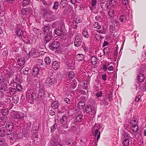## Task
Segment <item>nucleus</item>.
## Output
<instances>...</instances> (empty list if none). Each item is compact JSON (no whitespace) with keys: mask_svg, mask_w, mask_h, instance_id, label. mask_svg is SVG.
I'll return each mask as SVG.
<instances>
[{"mask_svg":"<svg viewBox=\"0 0 146 146\" xmlns=\"http://www.w3.org/2000/svg\"><path fill=\"white\" fill-rule=\"evenodd\" d=\"M48 76L49 77L46 79V83L49 85H52L56 83V79L54 76L53 75L52 73L48 72Z\"/></svg>","mask_w":146,"mask_h":146,"instance_id":"1","label":"nucleus"},{"mask_svg":"<svg viewBox=\"0 0 146 146\" xmlns=\"http://www.w3.org/2000/svg\"><path fill=\"white\" fill-rule=\"evenodd\" d=\"M49 25H44L42 28L43 33L44 34H52V29L50 27Z\"/></svg>","mask_w":146,"mask_h":146,"instance_id":"2","label":"nucleus"},{"mask_svg":"<svg viewBox=\"0 0 146 146\" xmlns=\"http://www.w3.org/2000/svg\"><path fill=\"white\" fill-rule=\"evenodd\" d=\"M60 45L59 42L57 41H53L51 44H49L48 46L50 49L52 51L58 48Z\"/></svg>","mask_w":146,"mask_h":146,"instance_id":"3","label":"nucleus"},{"mask_svg":"<svg viewBox=\"0 0 146 146\" xmlns=\"http://www.w3.org/2000/svg\"><path fill=\"white\" fill-rule=\"evenodd\" d=\"M31 90L27 91L26 94V97L27 100L31 104H32L33 102L32 95Z\"/></svg>","mask_w":146,"mask_h":146,"instance_id":"4","label":"nucleus"},{"mask_svg":"<svg viewBox=\"0 0 146 146\" xmlns=\"http://www.w3.org/2000/svg\"><path fill=\"white\" fill-rule=\"evenodd\" d=\"M16 92V91L15 88L10 87L7 90L6 93L8 96L11 97L14 95Z\"/></svg>","mask_w":146,"mask_h":146,"instance_id":"5","label":"nucleus"},{"mask_svg":"<svg viewBox=\"0 0 146 146\" xmlns=\"http://www.w3.org/2000/svg\"><path fill=\"white\" fill-rule=\"evenodd\" d=\"M40 13L41 15L43 16H46L48 15H52L53 14V13L50 11H47L46 9H42L41 10Z\"/></svg>","mask_w":146,"mask_h":146,"instance_id":"6","label":"nucleus"},{"mask_svg":"<svg viewBox=\"0 0 146 146\" xmlns=\"http://www.w3.org/2000/svg\"><path fill=\"white\" fill-rule=\"evenodd\" d=\"M112 97V95H110L108 97L105 96L102 100V102L105 106H107L108 104V102H109L112 100L111 97Z\"/></svg>","mask_w":146,"mask_h":146,"instance_id":"7","label":"nucleus"},{"mask_svg":"<svg viewBox=\"0 0 146 146\" xmlns=\"http://www.w3.org/2000/svg\"><path fill=\"white\" fill-rule=\"evenodd\" d=\"M53 33L56 34L58 36H62L64 35L62 30L60 28H57L54 30ZM54 35H55L54 34Z\"/></svg>","mask_w":146,"mask_h":146,"instance_id":"8","label":"nucleus"},{"mask_svg":"<svg viewBox=\"0 0 146 146\" xmlns=\"http://www.w3.org/2000/svg\"><path fill=\"white\" fill-rule=\"evenodd\" d=\"M110 2L106 1L102 2L100 3L101 6L102 8L103 9H108L109 8L110 5Z\"/></svg>","mask_w":146,"mask_h":146,"instance_id":"9","label":"nucleus"},{"mask_svg":"<svg viewBox=\"0 0 146 146\" xmlns=\"http://www.w3.org/2000/svg\"><path fill=\"white\" fill-rule=\"evenodd\" d=\"M14 126L13 123L11 122H8L6 124L5 127L6 129L9 131L12 132Z\"/></svg>","mask_w":146,"mask_h":146,"instance_id":"10","label":"nucleus"},{"mask_svg":"<svg viewBox=\"0 0 146 146\" xmlns=\"http://www.w3.org/2000/svg\"><path fill=\"white\" fill-rule=\"evenodd\" d=\"M82 38H75L74 41V45L77 47H78L81 45Z\"/></svg>","mask_w":146,"mask_h":146,"instance_id":"11","label":"nucleus"},{"mask_svg":"<svg viewBox=\"0 0 146 146\" xmlns=\"http://www.w3.org/2000/svg\"><path fill=\"white\" fill-rule=\"evenodd\" d=\"M31 94L32 95V98L33 100H35L38 99V94L37 92L36 91H33L31 90Z\"/></svg>","mask_w":146,"mask_h":146,"instance_id":"12","label":"nucleus"},{"mask_svg":"<svg viewBox=\"0 0 146 146\" xmlns=\"http://www.w3.org/2000/svg\"><path fill=\"white\" fill-rule=\"evenodd\" d=\"M52 34H45L44 38L45 43L49 42L51 39Z\"/></svg>","mask_w":146,"mask_h":146,"instance_id":"13","label":"nucleus"},{"mask_svg":"<svg viewBox=\"0 0 146 146\" xmlns=\"http://www.w3.org/2000/svg\"><path fill=\"white\" fill-rule=\"evenodd\" d=\"M1 125H3L8 121V118L7 117H2L0 119Z\"/></svg>","mask_w":146,"mask_h":146,"instance_id":"14","label":"nucleus"},{"mask_svg":"<svg viewBox=\"0 0 146 146\" xmlns=\"http://www.w3.org/2000/svg\"><path fill=\"white\" fill-rule=\"evenodd\" d=\"M51 146H62V145L60 142L56 140H54L52 142Z\"/></svg>","mask_w":146,"mask_h":146,"instance_id":"15","label":"nucleus"},{"mask_svg":"<svg viewBox=\"0 0 146 146\" xmlns=\"http://www.w3.org/2000/svg\"><path fill=\"white\" fill-rule=\"evenodd\" d=\"M33 75L35 76L39 74V69L38 67H34L33 69Z\"/></svg>","mask_w":146,"mask_h":146,"instance_id":"16","label":"nucleus"},{"mask_svg":"<svg viewBox=\"0 0 146 146\" xmlns=\"http://www.w3.org/2000/svg\"><path fill=\"white\" fill-rule=\"evenodd\" d=\"M7 85L5 84H3L0 87V90L3 92H6L7 90Z\"/></svg>","mask_w":146,"mask_h":146,"instance_id":"17","label":"nucleus"},{"mask_svg":"<svg viewBox=\"0 0 146 146\" xmlns=\"http://www.w3.org/2000/svg\"><path fill=\"white\" fill-rule=\"evenodd\" d=\"M137 77V80L139 82H142L144 81L145 77L143 74L140 73L138 75Z\"/></svg>","mask_w":146,"mask_h":146,"instance_id":"18","label":"nucleus"},{"mask_svg":"<svg viewBox=\"0 0 146 146\" xmlns=\"http://www.w3.org/2000/svg\"><path fill=\"white\" fill-rule=\"evenodd\" d=\"M16 33L17 35L21 38L24 36L23 32L21 29H18L16 31Z\"/></svg>","mask_w":146,"mask_h":146,"instance_id":"19","label":"nucleus"},{"mask_svg":"<svg viewBox=\"0 0 146 146\" xmlns=\"http://www.w3.org/2000/svg\"><path fill=\"white\" fill-rule=\"evenodd\" d=\"M91 106H88L86 108V112L87 113H91V112H93L94 114L96 113V111L94 110H93L91 108Z\"/></svg>","mask_w":146,"mask_h":146,"instance_id":"20","label":"nucleus"},{"mask_svg":"<svg viewBox=\"0 0 146 146\" xmlns=\"http://www.w3.org/2000/svg\"><path fill=\"white\" fill-rule=\"evenodd\" d=\"M57 62V61H55L52 64V68L55 70L57 69L59 67V65Z\"/></svg>","mask_w":146,"mask_h":146,"instance_id":"21","label":"nucleus"},{"mask_svg":"<svg viewBox=\"0 0 146 146\" xmlns=\"http://www.w3.org/2000/svg\"><path fill=\"white\" fill-rule=\"evenodd\" d=\"M110 50V49L108 47L104 48L103 49V52L104 55H108L109 56Z\"/></svg>","mask_w":146,"mask_h":146,"instance_id":"22","label":"nucleus"},{"mask_svg":"<svg viewBox=\"0 0 146 146\" xmlns=\"http://www.w3.org/2000/svg\"><path fill=\"white\" fill-rule=\"evenodd\" d=\"M58 104L57 101L53 102L51 105V107L54 109L57 108L58 107Z\"/></svg>","mask_w":146,"mask_h":146,"instance_id":"23","label":"nucleus"},{"mask_svg":"<svg viewBox=\"0 0 146 146\" xmlns=\"http://www.w3.org/2000/svg\"><path fill=\"white\" fill-rule=\"evenodd\" d=\"M9 113V110L7 108L2 110L1 112V115L4 116H6Z\"/></svg>","mask_w":146,"mask_h":146,"instance_id":"24","label":"nucleus"},{"mask_svg":"<svg viewBox=\"0 0 146 146\" xmlns=\"http://www.w3.org/2000/svg\"><path fill=\"white\" fill-rule=\"evenodd\" d=\"M14 72L13 71L11 70L7 72L5 74V77L7 78H9L11 77L13 75Z\"/></svg>","mask_w":146,"mask_h":146,"instance_id":"25","label":"nucleus"},{"mask_svg":"<svg viewBox=\"0 0 146 146\" xmlns=\"http://www.w3.org/2000/svg\"><path fill=\"white\" fill-rule=\"evenodd\" d=\"M25 60L23 58H21L18 60V64L21 66L23 65L25 63Z\"/></svg>","mask_w":146,"mask_h":146,"instance_id":"26","label":"nucleus"},{"mask_svg":"<svg viewBox=\"0 0 146 146\" xmlns=\"http://www.w3.org/2000/svg\"><path fill=\"white\" fill-rule=\"evenodd\" d=\"M83 36L86 38H87L89 37V34L86 29H84L82 33Z\"/></svg>","mask_w":146,"mask_h":146,"instance_id":"27","label":"nucleus"},{"mask_svg":"<svg viewBox=\"0 0 146 146\" xmlns=\"http://www.w3.org/2000/svg\"><path fill=\"white\" fill-rule=\"evenodd\" d=\"M93 131H94V135L95 136H96L98 133L99 132V129L97 128V127L96 126V125H95L93 127Z\"/></svg>","mask_w":146,"mask_h":146,"instance_id":"28","label":"nucleus"},{"mask_svg":"<svg viewBox=\"0 0 146 146\" xmlns=\"http://www.w3.org/2000/svg\"><path fill=\"white\" fill-rule=\"evenodd\" d=\"M129 143V140L128 138H125L123 140V144L124 146H128Z\"/></svg>","mask_w":146,"mask_h":146,"instance_id":"29","label":"nucleus"},{"mask_svg":"<svg viewBox=\"0 0 146 146\" xmlns=\"http://www.w3.org/2000/svg\"><path fill=\"white\" fill-rule=\"evenodd\" d=\"M85 105V102L84 101H81L78 103V106L80 109H82Z\"/></svg>","mask_w":146,"mask_h":146,"instance_id":"30","label":"nucleus"},{"mask_svg":"<svg viewBox=\"0 0 146 146\" xmlns=\"http://www.w3.org/2000/svg\"><path fill=\"white\" fill-rule=\"evenodd\" d=\"M98 32L100 33L105 34L106 33V30L105 29L103 26H101L100 28H99Z\"/></svg>","mask_w":146,"mask_h":146,"instance_id":"31","label":"nucleus"},{"mask_svg":"<svg viewBox=\"0 0 146 146\" xmlns=\"http://www.w3.org/2000/svg\"><path fill=\"white\" fill-rule=\"evenodd\" d=\"M38 94V97L39 96L40 97H42L44 95V91L42 89H40L39 90V92Z\"/></svg>","mask_w":146,"mask_h":146,"instance_id":"32","label":"nucleus"},{"mask_svg":"<svg viewBox=\"0 0 146 146\" xmlns=\"http://www.w3.org/2000/svg\"><path fill=\"white\" fill-rule=\"evenodd\" d=\"M78 125L74 123H72L71 124V129L72 131H76L77 130Z\"/></svg>","mask_w":146,"mask_h":146,"instance_id":"33","label":"nucleus"},{"mask_svg":"<svg viewBox=\"0 0 146 146\" xmlns=\"http://www.w3.org/2000/svg\"><path fill=\"white\" fill-rule=\"evenodd\" d=\"M127 19L125 15H122L120 17L119 20L121 22H125Z\"/></svg>","mask_w":146,"mask_h":146,"instance_id":"34","label":"nucleus"},{"mask_svg":"<svg viewBox=\"0 0 146 146\" xmlns=\"http://www.w3.org/2000/svg\"><path fill=\"white\" fill-rule=\"evenodd\" d=\"M114 12L113 10L110 9L108 12V14L110 17L113 18L114 16Z\"/></svg>","mask_w":146,"mask_h":146,"instance_id":"35","label":"nucleus"},{"mask_svg":"<svg viewBox=\"0 0 146 146\" xmlns=\"http://www.w3.org/2000/svg\"><path fill=\"white\" fill-rule=\"evenodd\" d=\"M131 129L133 132H137L138 131L139 127L137 125L135 124L132 127Z\"/></svg>","mask_w":146,"mask_h":146,"instance_id":"36","label":"nucleus"},{"mask_svg":"<svg viewBox=\"0 0 146 146\" xmlns=\"http://www.w3.org/2000/svg\"><path fill=\"white\" fill-rule=\"evenodd\" d=\"M39 125L38 123H36L34 124L33 127V129L36 131L39 128Z\"/></svg>","mask_w":146,"mask_h":146,"instance_id":"37","label":"nucleus"},{"mask_svg":"<svg viewBox=\"0 0 146 146\" xmlns=\"http://www.w3.org/2000/svg\"><path fill=\"white\" fill-rule=\"evenodd\" d=\"M91 61L93 64H95L97 63V59L95 57L93 56L91 59Z\"/></svg>","mask_w":146,"mask_h":146,"instance_id":"38","label":"nucleus"},{"mask_svg":"<svg viewBox=\"0 0 146 146\" xmlns=\"http://www.w3.org/2000/svg\"><path fill=\"white\" fill-rule=\"evenodd\" d=\"M83 115L82 114L78 115L76 118V121L77 122H80L81 121V120L82 119Z\"/></svg>","mask_w":146,"mask_h":146,"instance_id":"39","label":"nucleus"},{"mask_svg":"<svg viewBox=\"0 0 146 146\" xmlns=\"http://www.w3.org/2000/svg\"><path fill=\"white\" fill-rule=\"evenodd\" d=\"M29 69L28 68H24L23 70V73L24 75H28L29 74Z\"/></svg>","mask_w":146,"mask_h":146,"instance_id":"40","label":"nucleus"},{"mask_svg":"<svg viewBox=\"0 0 146 146\" xmlns=\"http://www.w3.org/2000/svg\"><path fill=\"white\" fill-rule=\"evenodd\" d=\"M24 117L23 114L21 113H19L17 115H16V119H20Z\"/></svg>","mask_w":146,"mask_h":146,"instance_id":"41","label":"nucleus"},{"mask_svg":"<svg viewBox=\"0 0 146 146\" xmlns=\"http://www.w3.org/2000/svg\"><path fill=\"white\" fill-rule=\"evenodd\" d=\"M75 76V74L74 72L71 71L69 73L68 76L69 78H73Z\"/></svg>","mask_w":146,"mask_h":146,"instance_id":"42","label":"nucleus"},{"mask_svg":"<svg viewBox=\"0 0 146 146\" xmlns=\"http://www.w3.org/2000/svg\"><path fill=\"white\" fill-rule=\"evenodd\" d=\"M59 3L58 2L55 1L54 2L53 8L55 10H57L58 7Z\"/></svg>","mask_w":146,"mask_h":146,"instance_id":"43","label":"nucleus"},{"mask_svg":"<svg viewBox=\"0 0 146 146\" xmlns=\"http://www.w3.org/2000/svg\"><path fill=\"white\" fill-rule=\"evenodd\" d=\"M30 3V1L29 0H24L23 1V6H27Z\"/></svg>","mask_w":146,"mask_h":146,"instance_id":"44","label":"nucleus"},{"mask_svg":"<svg viewBox=\"0 0 146 146\" xmlns=\"http://www.w3.org/2000/svg\"><path fill=\"white\" fill-rule=\"evenodd\" d=\"M45 62L47 64H49L51 62V60L49 57H47L45 58L44 59Z\"/></svg>","mask_w":146,"mask_h":146,"instance_id":"45","label":"nucleus"},{"mask_svg":"<svg viewBox=\"0 0 146 146\" xmlns=\"http://www.w3.org/2000/svg\"><path fill=\"white\" fill-rule=\"evenodd\" d=\"M68 118L66 116H63L60 119V121L61 123L63 122L65 123H67Z\"/></svg>","mask_w":146,"mask_h":146,"instance_id":"46","label":"nucleus"},{"mask_svg":"<svg viewBox=\"0 0 146 146\" xmlns=\"http://www.w3.org/2000/svg\"><path fill=\"white\" fill-rule=\"evenodd\" d=\"M16 88L17 90L21 91L22 90L23 87L20 84H17L16 85Z\"/></svg>","mask_w":146,"mask_h":146,"instance_id":"47","label":"nucleus"},{"mask_svg":"<svg viewBox=\"0 0 146 146\" xmlns=\"http://www.w3.org/2000/svg\"><path fill=\"white\" fill-rule=\"evenodd\" d=\"M10 133H11L10 134H7V137L9 139H10L11 140H13V138L14 137V134H13V133L11 132V131H10Z\"/></svg>","mask_w":146,"mask_h":146,"instance_id":"48","label":"nucleus"},{"mask_svg":"<svg viewBox=\"0 0 146 146\" xmlns=\"http://www.w3.org/2000/svg\"><path fill=\"white\" fill-rule=\"evenodd\" d=\"M57 125L56 124H54L51 127V131L52 133L54 132V130L56 129Z\"/></svg>","mask_w":146,"mask_h":146,"instance_id":"49","label":"nucleus"},{"mask_svg":"<svg viewBox=\"0 0 146 146\" xmlns=\"http://www.w3.org/2000/svg\"><path fill=\"white\" fill-rule=\"evenodd\" d=\"M66 5V4L64 2V1H62L60 3L59 5V6L61 9H63L64 8Z\"/></svg>","mask_w":146,"mask_h":146,"instance_id":"50","label":"nucleus"},{"mask_svg":"<svg viewBox=\"0 0 146 146\" xmlns=\"http://www.w3.org/2000/svg\"><path fill=\"white\" fill-rule=\"evenodd\" d=\"M27 12L26 9H23L21 10V14L24 16H25L27 15Z\"/></svg>","mask_w":146,"mask_h":146,"instance_id":"51","label":"nucleus"},{"mask_svg":"<svg viewBox=\"0 0 146 146\" xmlns=\"http://www.w3.org/2000/svg\"><path fill=\"white\" fill-rule=\"evenodd\" d=\"M13 102L15 103H17L19 101V98L17 96H15L13 98Z\"/></svg>","mask_w":146,"mask_h":146,"instance_id":"52","label":"nucleus"},{"mask_svg":"<svg viewBox=\"0 0 146 146\" xmlns=\"http://www.w3.org/2000/svg\"><path fill=\"white\" fill-rule=\"evenodd\" d=\"M82 21L80 20V19L78 18H76V20H74L73 22V24H74L76 23H80Z\"/></svg>","mask_w":146,"mask_h":146,"instance_id":"53","label":"nucleus"},{"mask_svg":"<svg viewBox=\"0 0 146 146\" xmlns=\"http://www.w3.org/2000/svg\"><path fill=\"white\" fill-rule=\"evenodd\" d=\"M37 64L39 65H42L43 63V61L41 59L37 60Z\"/></svg>","mask_w":146,"mask_h":146,"instance_id":"54","label":"nucleus"},{"mask_svg":"<svg viewBox=\"0 0 146 146\" xmlns=\"http://www.w3.org/2000/svg\"><path fill=\"white\" fill-rule=\"evenodd\" d=\"M8 51L6 50H3L2 54L4 57L7 56L8 55Z\"/></svg>","mask_w":146,"mask_h":146,"instance_id":"55","label":"nucleus"},{"mask_svg":"<svg viewBox=\"0 0 146 146\" xmlns=\"http://www.w3.org/2000/svg\"><path fill=\"white\" fill-rule=\"evenodd\" d=\"M62 127L65 129H67L68 128V124L67 123H65L63 122L61 123Z\"/></svg>","mask_w":146,"mask_h":146,"instance_id":"56","label":"nucleus"},{"mask_svg":"<svg viewBox=\"0 0 146 146\" xmlns=\"http://www.w3.org/2000/svg\"><path fill=\"white\" fill-rule=\"evenodd\" d=\"M94 25L95 28H96L98 29H99V28H100V27H101L100 25L98 24V23L97 22H95Z\"/></svg>","mask_w":146,"mask_h":146,"instance_id":"57","label":"nucleus"},{"mask_svg":"<svg viewBox=\"0 0 146 146\" xmlns=\"http://www.w3.org/2000/svg\"><path fill=\"white\" fill-rule=\"evenodd\" d=\"M102 94V91H100L97 93L96 94V96L98 98H99L101 97Z\"/></svg>","mask_w":146,"mask_h":146,"instance_id":"58","label":"nucleus"},{"mask_svg":"<svg viewBox=\"0 0 146 146\" xmlns=\"http://www.w3.org/2000/svg\"><path fill=\"white\" fill-rule=\"evenodd\" d=\"M39 46L41 49H44L45 48V45L42 43H40L39 45Z\"/></svg>","mask_w":146,"mask_h":146,"instance_id":"59","label":"nucleus"},{"mask_svg":"<svg viewBox=\"0 0 146 146\" xmlns=\"http://www.w3.org/2000/svg\"><path fill=\"white\" fill-rule=\"evenodd\" d=\"M123 137L124 139L125 138H128V139L129 136L127 133H125L123 135Z\"/></svg>","mask_w":146,"mask_h":146,"instance_id":"60","label":"nucleus"},{"mask_svg":"<svg viewBox=\"0 0 146 146\" xmlns=\"http://www.w3.org/2000/svg\"><path fill=\"white\" fill-rule=\"evenodd\" d=\"M64 101L67 103L70 104V99L68 98H66L64 99Z\"/></svg>","mask_w":146,"mask_h":146,"instance_id":"61","label":"nucleus"},{"mask_svg":"<svg viewBox=\"0 0 146 146\" xmlns=\"http://www.w3.org/2000/svg\"><path fill=\"white\" fill-rule=\"evenodd\" d=\"M95 38L96 40L98 39V38H99L100 39V38L102 39L103 38L102 36H99L96 34V36H95Z\"/></svg>","mask_w":146,"mask_h":146,"instance_id":"62","label":"nucleus"},{"mask_svg":"<svg viewBox=\"0 0 146 146\" xmlns=\"http://www.w3.org/2000/svg\"><path fill=\"white\" fill-rule=\"evenodd\" d=\"M129 0H123L122 3L125 5H126L127 4L128 1Z\"/></svg>","mask_w":146,"mask_h":146,"instance_id":"63","label":"nucleus"},{"mask_svg":"<svg viewBox=\"0 0 146 146\" xmlns=\"http://www.w3.org/2000/svg\"><path fill=\"white\" fill-rule=\"evenodd\" d=\"M142 57L143 58L146 59V52H143L142 53Z\"/></svg>","mask_w":146,"mask_h":146,"instance_id":"64","label":"nucleus"}]
</instances>
